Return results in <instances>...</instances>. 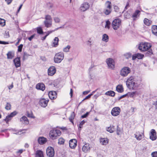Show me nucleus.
Here are the masks:
<instances>
[{"label":"nucleus","mask_w":157,"mask_h":157,"mask_svg":"<svg viewBox=\"0 0 157 157\" xmlns=\"http://www.w3.org/2000/svg\"><path fill=\"white\" fill-rule=\"evenodd\" d=\"M151 47V45L150 43L146 42H142L139 44L138 48L142 52H145L148 50Z\"/></svg>","instance_id":"nucleus-1"},{"label":"nucleus","mask_w":157,"mask_h":157,"mask_svg":"<svg viewBox=\"0 0 157 157\" xmlns=\"http://www.w3.org/2000/svg\"><path fill=\"white\" fill-rule=\"evenodd\" d=\"M127 87L129 88H134L136 86L135 78L132 76L130 77L126 81Z\"/></svg>","instance_id":"nucleus-2"},{"label":"nucleus","mask_w":157,"mask_h":157,"mask_svg":"<svg viewBox=\"0 0 157 157\" xmlns=\"http://www.w3.org/2000/svg\"><path fill=\"white\" fill-rule=\"evenodd\" d=\"M64 58V55L63 52H60L56 54L54 60L55 63H59L62 61Z\"/></svg>","instance_id":"nucleus-3"},{"label":"nucleus","mask_w":157,"mask_h":157,"mask_svg":"<svg viewBox=\"0 0 157 157\" xmlns=\"http://www.w3.org/2000/svg\"><path fill=\"white\" fill-rule=\"evenodd\" d=\"M44 21L45 26L47 28L51 27L52 25V20L51 16L49 15L45 16Z\"/></svg>","instance_id":"nucleus-4"},{"label":"nucleus","mask_w":157,"mask_h":157,"mask_svg":"<svg viewBox=\"0 0 157 157\" xmlns=\"http://www.w3.org/2000/svg\"><path fill=\"white\" fill-rule=\"evenodd\" d=\"M61 134L60 130L57 129H53L50 131L49 132L50 137L52 139H55L57 137L60 136Z\"/></svg>","instance_id":"nucleus-5"},{"label":"nucleus","mask_w":157,"mask_h":157,"mask_svg":"<svg viewBox=\"0 0 157 157\" xmlns=\"http://www.w3.org/2000/svg\"><path fill=\"white\" fill-rule=\"evenodd\" d=\"M121 25V21L119 19L114 20L112 23V26L114 30H117Z\"/></svg>","instance_id":"nucleus-6"},{"label":"nucleus","mask_w":157,"mask_h":157,"mask_svg":"<svg viewBox=\"0 0 157 157\" xmlns=\"http://www.w3.org/2000/svg\"><path fill=\"white\" fill-rule=\"evenodd\" d=\"M17 113L16 111H14L10 114H8L6 117V118L4 119V120L7 124L9 123V122L10 121L12 118L16 116Z\"/></svg>","instance_id":"nucleus-7"},{"label":"nucleus","mask_w":157,"mask_h":157,"mask_svg":"<svg viewBox=\"0 0 157 157\" xmlns=\"http://www.w3.org/2000/svg\"><path fill=\"white\" fill-rule=\"evenodd\" d=\"M106 63L109 68L113 69L115 67V62L114 60L111 58L107 59L106 61Z\"/></svg>","instance_id":"nucleus-8"},{"label":"nucleus","mask_w":157,"mask_h":157,"mask_svg":"<svg viewBox=\"0 0 157 157\" xmlns=\"http://www.w3.org/2000/svg\"><path fill=\"white\" fill-rule=\"evenodd\" d=\"M121 111V109L120 107H115L112 109L111 113L113 116L116 117L120 114Z\"/></svg>","instance_id":"nucleus-9"},{"label":"nucleus","mask_w":157,"mask_h":157,"mask_svg":"<svg viewBox=\"0 0 157 157\" xmlns=\"http://www.w3.org/2000/svg\"><path fill=\"white\" fill-rule=\"evenodd\" d=\"M46 154L49 157H53L55 155V151L53 147H48L46 149Z\"/></svg>","instance_id":"nucleus-10"},{"label":"nucleus","mask_w":157,"mask_h":157,"mask_svg":"<svg viewBox=\"0 0 157 157\" xmlns=\"http://www.w3.org/2000/svg\"><path fill=\"white\" fill-rule=\"evenodd\" d=\"M130 69L128 67H124L121 71V75L123 76H126L130 72Z\"/></svg>","instance_id":"nucleus-11"},{"label":"nucleus","mask_w":157,"mask_h":157,"mask_svg":"<svg viewBox=\"0 0 157 157\" xmlns=\"http://www.w3.org/2000/svg\"><path fill=\"white\" fill-rule=\"evenodd\" d=\"M49 100L45 98L40 99L39 101V104L42 107L45 108L48 105Z\"/></svg>","instance_id":"nucleus-12"},{"label":"nucleus","mask_w":157,"mask_h":157,"mask_svg":"<svg viewBox=\"0 0 157 157\" xmlns=\"http://www.w3.org/2000/svg\"><path fill=\"white\" fill-rule=\"evenodd\" d=\"M77 141L76 139L71 140L69 142L70 147L71 149H74L77 146Z\"/></svg>","instance_id":"nucleus-13"},{"label":"nucleus","mask_w":157,"mask_h":157,"mask_svg":"<svg viewBox=\"0 0 157 157\" xmlns=\"http://www.w3.org/2000/svg\"><path fill=\"white\" fill-rule=\"evenodd\" d=\"M90 5L88 3L84 2L82 4L80 9L81 11L84 12L88 9Z\"/></svg>","instance_id":"nucleus-14"},{"label":"nucleus","mask_w":157,"mask_h":157,"mask_svg":"<svg viewBox=\"0 0 157 157\" xmlns=\"http://www.w3.org/2000/svg\"><path fill=\"white\" fill-rule=\"evenodd\" d=\"M56 68L54 66L50 67L48 70V74L49 75L53 76L56 73Z\"/></svg>","instance_id":"nucleus-15"},{"label":"nucleus","mask_w":157,"mask_h":157,"mask_svg":"<svg viewBox=\"0 0 157 157\" xmlns=\"http://www.w3.org/2000/svg\"><path fill=\"white\" fill-rule=\"evenodd\" d=\"M156 134L155 130L154 129H152L151 130L150 135V138L152 140H155L157 138V136L156 135Z\"/></svg>","instance_id":"nucleus-16"},{"label":"nucleus","mask_w":157,"mask_h":157,"mask_svg":"<svg viewBox=\"0 0 157 157\" xmlns=\"http://www.w3.org/2000/svg\"><path fill=\"white\" fill-rule=\"evenodd\" d=\"M48 95L50 98L52 100L54 99L57 97V93L55 91H50Z\"/></svg>","instance_id":"nucleus-17"},{"label":"nucleus","mask_w":157,"mask_h":157,"mask_svg":"<svg viewBox=\"0 0 157 157\" xmlns=\"http://www.w3.org/2000/svg\"><path fill=\"white\" fill-rule=\"evenodd\" d=\"M20 121L24 124H29V121L26 116H24L20 119Z\"/></svg>","instance_id":"nucleus-18"},{"label":"nucleus","mask_w":157,"mask_h":157,"mask_svg":"<svg viewBox=\"0 0 157 157\" xmlns=\"http://www.w3.org/2000/svg\"><path fill=\"white\" fill-rule=\"evenodd\" d=\"M13 61L16 68H17L20 66L21 62L20 60V58L19 57L15 58L13 60Z\"/></svg>","instance_id":"nucleus-19"},{"label":"nucleus","mask_w":157,"mask_h":157,"mask_svg":"<svg viewBox=\"0 0 157 157\" xmlns=\"http://www.w3.org/2000/svg\"><path fill=\"white\" fill-rule=\"evenodd\" d=\"M38 142L40 144H43L47 142V139L44 137H40L38 139Z\"/></svg>","instance_id":"nucleus-20"},{"label":"nucleus","mask_w":157,"mask_h":157,"mask_svg":"<svg viewBox=\"0 0 157 157\" xmlns=\"http://www.w3.org/2000/svg\"><path fill=\"white\" fill-rule=\"evenodd\" d=\"M90 147L88 144H86L83 146L82 150L85 153H87L90 151Z\"/></svg>","instance_id":"nucleus-21"},{"label":"nucleus","mask_w":157,"mask_h":157,"mask_svg":"<svg viewBox=\"0 0 157 157\" xmlns=\"http://www.w3.org/2000/svg\"><path fill=\"white\" fill-rule=\"evenodd\" d=\"M61 82H60L57 79L54 81L53 82V85L54 87L56 88H59L62 87V86L61 85Z\"/></svg>","instance_id":"nucleus-22"},{"label":"nucleus","mask_w":157,"mask_h":157,"mask_svg":"<svg viewBox=\"0 0 157 157\" xmlns=\"http://www.w3.org/2000/svg\"><path fill=\"white\" fill-rule=\"evenodd\" d=\"M59 39L57 37H56L52 41V46L53 47H56L58 45Z\"/></svg>","instance_id":"nucleus-23"},{"label":"nucleus","mask_w":157,"mask_h":157,"mask_svg":"<svg viewBox=\"0 0 157 157\" xmlns=\"http://www.w3.org/2000/svg\"><path fill=\"white\" fill-rule=\"evenodd\" d=\"M36 157H44L43 151L40 150H37L35 153Z\"/></svg>","instance_id":"nucleus-24"},{"label":"nucleus","mask_w":157,"mask_h":157,"mask_svg":"<svg viewBox=\"0 0 157 157\" xmlns=\"http://www.w3.org/2000/svg\"><path fill=\"white\" fill-rule=\"evenodd\" d=\"M100 142L103 145H106L108 142L107 138H101L100 139Z\"/></svg>","instance_id":"nucleus-25"},{"label":"nucleus","mask_w":157,"mask_h":157,"mask_svg":"<svg viewBox=\"0 0 157 157\" xmlns=\"http://www.w3.org/2000/svg\"><path fill=\"white\" fill-rule=\"evenodd\" d=\"M152 32L153 34L157 36V26L153 25L151 28Z\"/></svg>","instance_id":"nucleus-26"},{"label":"nucleus","mask_w":157,"mask_h":157,"mask_svg":"<svg viewBox=\"0 0 157 157\" xmlns=\"http://www.w3.org/2000/svg\"><path fill=\"white\" fill-rule=\"evenodd\" d=\"M140 11L139 10H136L135 12L133 14L132 17L134 18V20H135V18H136L138 16H139L140 15Z\"/></svg>","instance_id":"nucleus-27"},{"label":"nucleus","mask_w":157,"mask_h":157,"mask_svg":"<svg viewBox=\"0 0 157 157\" xmlns=\"http://www.w3.org/2000/svg\"><path fill=\"white\" fill-rule=\"evenodd\" d=\"M105 94L110 96L114 97L115 95V93L113 91H109L106 92Z\"/></svg>","instance_id":"nucleus-28"},{"label":"nucleus","mask_w":157,"mask_h":157,"mask_svg":"<svg viewBox=\"0 0 157 157\" xmlns=\"http://www.w3.org/2000/svg\"><path fill=\"white\" fill-rule=\"evenodd\" d=\"M44 84L43 83H39L37 84L36 88H45Z\"/></svg>","instance_id":"nucleus-29"},{"label":"nucleus","mask_w":157,"mask_h":157,"mask_svg":"<svg viewBox=\"0 0 157 157\" xmlns=\"http://www.w3.org/2000/svg\"><path fill=\"white\" fill-rule=\"evenodd\" d=\"M7 58L8 59H12L14 57V54L11 52H9L7 54Z\"/></svg>","instance_id":"nucleus-30"},{"label":"nucleus","mask_w":157,"mask_h":157,"mask_svg":"<svg viewBox=\"0 0 157 157\" xmlns=\"http://www.w3.org/2000/svg\"><path fill=\"white\" fill-rule=\"evenodd\" d=\"M54 21L56 23H59L61 21L60 19L58 17H55L53 18Z\"/></svg>","instance_id":"nucleus-31"},{"label":"nucleus","mask_w":157,"mask_h":157,"mask_svg":"<svg viewBox=\"0 0 157 157\" xmlns=\"http://www.w3.org/2000/svg\"><path fill=\"white\" fill-rule=\"evenodd\" d=\"M75 116L74 112H73L71 114L70 116V117L69 118V121H70L71 122V123H73V120L74 119Z\"/></svg>","instance_id":"nucleus-32"},{"label":"nucleus","mask_w":157,"mask_h":157,"mask_svg":"<svg viewBox=\"0 0 157 157\" xmlns=\"http://www.w3.org/2000/svg\"><path fill=\"white\" fill-rule=\"evenodd\" d=\"M144 23L147 26L150 25L151 24V21L147 18H145L144 20Z\"/></svg>","instance_id":"nucleus-33"},{"label":"nucleus","mask_w":157,"mask_h":157,"mask_svg":"<svg viewBox=\"0 0 157 157\" xmlns=\"http://www.w3.org/2000/svg\"><path fill=\"white\" fill-rule=\"evenodd\" d=\"M109 39L108 36L106 34H104L102 36V40L103 41L107 42Z\"/></svg>","instance_id":"nucleus-34"},{"label":"nucleus","mask_w":157,"mask_h":157,"mask_svg":"<svg viewBox=\"0 0 157 157\" xmlns=\"http://www.w3.org/2000/svg\"><path fill=\"white\" fill-rule=\"evenodd\" d=\"M135 137L136 138V139L137 140H141L143 137V135L139 134H135Z\"/></svg>","instance_id":"nucleus-35"},{"label":"nucleus","mask_w":157,"mask_h":157,"mask_svg":"<svg viewBox=\"0 0 157 157\" xmlns=\"http://www.w3.org/2000/svg\"><path fill=\"white\" fill-rule=\"evenodd\" d=\"M105 6L106 8L111 9V3L109 1H108L106 2Z\"/></svg>","instance_id":"nucleus-36"},{"label":"nucleus","mask_w":157,"mask_h":157,"mask_svg":"<svg viewBox=\"0 0 157 157\" xmlns=\"http://www.w3.org/2000/svg\"><path fill=\"white\" fill-rule=\"evenodd\" d=\"M111 23L109 21L107 20L105 22V28L109 29L110 27Z\"/></svg>","instance_id":"nucleus-37"},{"label":"nucleus","mask_w":157,"mask_h":157,"mask_svg":"<svg viewBox=\"0 0 157 157\" xmlns=\"http://www.w3.org/2000/svg\"><path fill=\"white\" fill-rule=\"evenodd\" d=\"M137 58L138 59H141L144 57V54L140 53H137L136 54Z\"/></svg>","instance_id":"nucleus-38"},{"label":"nucleus","mask_w":157,"mask_h":157,"mask_svg":"<svg viewBox=\"0 0 157 157\" xmlns=\"http://www.w3.org/2000/svg\"><path fill=\"white\" fill-rule=\"evenodd\" d=\"M136 108H135L134 107H131V109H129V111L128 112H129V115H131L132 114H133V113L135 112L134 110L135 109H136Z\"/></svg>","instance_id":"nucleus-39"},{"label":"nucleus","mask_w":157,"mask_h":157,"mask_svg":"<svg viewBox=\"0 0 157 157\" xmlns=\"http://www.w3.org/2000/svg\"><path fill=\"white\" fill-rule=\"evenodd\" d=\"M114 126H113L112 127H109L107 128V131L109 132L110 133H112L114 132V129L113 127Z\"/></svg>","instance_id":"nucleus-40"},{"label":"nucleus","mask_w":157,"mask_h":157,"mask_svg":"<svg viewBox=\"0 0 157 157\" xmlns=\"http://www.w3.org/2000/svg\"><path fill=\"white\" fill-rule=\"evenodd\" d=\"M11 104L9 102H7L5 109L7 110H10L11 109Z\"/></svg>","instance_id":"nucleus-41"},{"label":"nucleus","mask_w":157,"mask_h":157,"mask_svg":"<svg viewBox=\"0 0 157 157\" xmlns=\"http://www.w3.org/2000/svg\"><path fill=\"white\" fill-rule=\"evenodd\" d=\"M128 95L131 97H132L133 96L137 94H138L136 91L133 92H128Z\"/></svg>","instance_id":"nucleus-42"},{"label":"nucleus","mask_w":157,"mask_h":157,"mask_svg":"<svg viewBox=\"0 0 157 157\" xmlns=\"http://www.w3.org/2000/svg\"><path fill=\"white\" fill-rule=\"evenodd\" d=\"M36 30L37 33L39 34H42L43 33V30L41 27L37 28Z\"/></svg>","instance_id":"nucleus-43"},{"label":"nucleus","mask_w":157,"mask_h":157,"mask_svg":"<svg viewBox=\"0 0 157 157\" xmlns=\"http://www.w3.org/2000/svg\"><path fill=\"white\" fill-rule=\"evenodd\" d=\"M0 25L2 26H4L5 25V20L3 19L0 18Z\"/></svg>","instance_id":"nucleus-44"},{"label":"nucleus","mask_w":157,"mask_h":157,"mask_svg":"<svg viewBox=\"0 0 157 157\" xmlns=\"http://www.w3.org/2000/svg\"><path fill=\"white\" fill-rule=\"evenodd\" d=\"M111 10V9L106 8L104 11V13L106 15H108L110 13Z\"/></svg>","instance_id":"nucleus-45"},{"label":"nucleus","mask_w":157,"mask_h":157,"mask_svg":"<svg viewBox=\"0 0 157 157\" xmlns=\"http://www.w3.org/2000/svg\"><path fill=\"white\" fill-rule=\"evenodd\" d=\"M71 47L70 45H67L63 49V51L64 52H68L69 51Z\"/></svg>","instance_id":"nucleus-46"},{"label":"nucleus","mask_w":157,"mask_h":157,"mask_svg":"<svg viewBox=\"0 0 157 157\" xmlns=\"http://www.w3.org/2000/svg\"><path fill=\"white\" fill-rule=\"evenodd\" d=\"M95 92V91H93L92 93L89 94L88 95L86 96L83 100H82V101H83L84 100L88 99L89 98H90L91 96L93 95V94H94V93Z\"/></svg>","instance_id":"nucleus-47"},{"label":"nucleus","mask_w":157,"mask_h":157,"mask_svg":"<svg viewBox=\"0 0 157 157\" xmlns=\"http://www.w3.org/2000/svg\"><path fill=\"white\" fill-rule=\"evenodd\" d=\"M64 142V140L62 138H60L58 140V143L60 144H63Z\"/></svg>","instance_id":"nucleus-48"},{"label":"nucleus","mask_w":157,"mask_h":157,"mask_svg":"<svg viewBox=\"0 0 157 157\" xmlns=\"http://www.w3.org/2000/svg\"><path fill=\"white\" fill-rule=\"evenodd\" d=\"M63 28V27H62V26H61V27H60L59 28H58L54 30H52V31H48L47 32V35H48L52 33V32L55 31H56L57 30H58V29H59V28Z\"/></svg>","instance_id":"nucleus-49"},{"label":"nucleus","mask_w":157,"mask_h":157,"mask_svg":"<svg viewBox=\"0 0 157 157\" xmlns=\"http://www.w3.org/2000/svg\"><path fill=\"white\" fill-rule=\"evenodd\" d=\"M124 56L126 59H128L131 57L132 56V54L130 53H127L125 54Z\"/></svg>","instance_id":"nucleus-50"},{"label":"nucleus","mask_w":157,"mask_h":157,"mask_svg":"<svg viewBox=\"0 0 157 157\" xmlns=\"http://www.w3.org/2000/svg\"><path fill=\"white\" fill-rule=\"evenodd\" d=\"M85 122L84 120L82 121L79 124V128H81L82 127L83 125L84 124Z\"/></svg>","instance_id":"nucleus-51"},{"label":"nucleus","mask_w":157,"mask_h":157,"mask_svg":"<svg viewBox=\"0 0 157 157\" xmlns=\"http://www.w3.org/2000/svg\"><path fill=\"white\" fill-rule=\"evenodd\" d=\"M23 45L22 44H21L18 47V51L19 52H21L22 50V48Z\"/></svg>","instance_id":"nucleus-52"},{"label":"nucleus","mask_w":157,"mask_h":157,"mask_svg":"<svg viewBox=\"0 0 157 157\" xmlns=\"http://www.w3.org/2000/svg\"><path fill=\"white\" fill-rule=\"evenodd\" d=\"M89 112H87L85 114L82 115L81 116V117L82 118H86L89 115Z\"/></svg>","instance_id":"nucleus-53"},{"label":"nucleus","mask_w":157,"mask_h":157,"mask_svg":"<svg viewBox=\"0 0 157 157\" xmlns=\"http://www.w3.org/2000/svg\"><path fill=\"white\" fill-rule=\"evenodd\" d=\"M27 116L29 117L32 118H34L35 117L33 116V114L32 113H27Z\"/></svg>","instance_id":"nucleus-54"},{"label":"nucleus","mask_w":157,"mask_h":157,"mask_svg":"<svg viewBox=\"0 0 157 157\" xmlns=\"http://www.w3.org/2000/svg\"><path fill=\"white\" fill-rule=\"evenodd\" d=\"M29 55L26 52H24V53L23 55V59L24 60L26 58H27Z\"/></svg>","instance_id":"nucleus-55"},{"label":"nucleus","mask_w":157,"mask_h":157,"mask_svg":"<svg viewBox=\"0 0 157 157\" xmlns=\"http://www.w3.org/2000/svg\"><path fill=\"white\" fill-rule=\"evenodd\" d=\"M151 155L152 157H157V151L153 152Z\"/></svg>","instance_id":"nucleus-56"},{"label":"nucleus","mask_w":157,"mask_h":157,"mask_svg":"<svg viewBox=\"0 0 157 157\" xmlns=\"http://www.w3.org/2000/svg\"><path fill=\"white\" fill-rule=\"evenodd\" d=\"M53 6V5L52 3H49L47 4V6L48 8L49 9L52 8V7Z\"/></svg>","instance_id":"nucleus-57"},{"label":"nucleus","mask_w":157,"mask_h":157,"mask_svg":"<svg viewBox=\"0 0 157 157\" xmlns=\"http://www.w3.org/2000/svg\"><path fill=\"white\" fill-rule=\"evenodd\" d=\"M4 37L5 38H8L9 37V32H6L4 35Z\"/></svg>","instance_id":"nucleus-58"},{"label":"nucleus","mask_w":157,"mask_h":157,"mask_svg":"<svg viewBox=\"0 0 157 157\" xmlns=\"http://www.w3.org/2000/svg\"><path fill=\"white\" fill-rule=\"evenodd\" d=\"M136 54L133 55L132 56V60H135L136 58H137Z\"/></svg>","instance_id":"nucleus-59"},{"label":"nucleus","mask_w":157,"mask_h":157,"mask_svg":"<svg viewBox=\"0 0 157 157\" xmlns=\"http://www.w3.org/2000/svg\"><path fill=\"white\" fill-rule=\"evenodd\" d=\"M121 132L120 128H119L118 126H117V134L119 135V132Z\"/></svg>","instance_id":"nucleus-60"},{"label":"nucleus","mask_w":157,"mask_h":157,"mask_svg":"<svg viewBox=\"0 0 157 157\" xmlns=\"http://www.w3.org/2000/svg\"><path fill=\"white\" fill-rule=\"evenodd\" d=\"M116 90L118 92L120 93L124 91V89H116Z\"/></svg>","instance_id":"nucleus-61"},{"label":"nucleus","mask_w":157,"mask_h":157,"mask_svg":"<svg viewBox=\"0 0 157 157\" xmlns=\"http://www.w3.org/2000/svg\"><path fill=\"white\" fill-rule=\"evenodd\" d=\"M127 95H128V93L124 94V95H123L121 96L120 98H119V99H121L123 98H124Z\"/></svg>","instance_id":"nucleus-62"},{"label":"nucleus","mask_w":157,"mask_h":157,"mask_svg":"<svg viewBox=\"0 0 157 157\" xmlns=\"http://www.w3.org/2000/svg\"><path fill=\"white\" fill-rule=\"evenodd\" d=\"M23 151V149H20L18 150V151L16 152L17 154L20 153V154H21Z\"/></svg>","instance_id":"nucleus-63"},{"label":"nucleus","mask_w":157,"mask_h":157,"mask_svg":"<svg viewBox=\"0 0 157 157\" xmlns=\"http://www.w3.org/2000/svg\"><path fill=\"white\" fill-rule=\"evenodd\" d=\"M116 88H123V86L121 85H119L116 86Z\"/></svg>","instance_id":"nucleus-64"}]
</instances>
